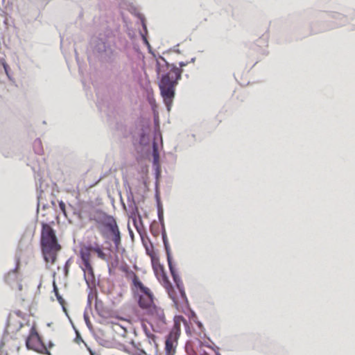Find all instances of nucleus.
<instances>
[{
  "instance_id": "f257e3e1",
  "label": "nucleus",
  "mask_w": 355,
  "mask_h": 355,
  "mask_svg": "<svg viewBox=\"0 0 355 355\" xmlns=\"http://www.w3.org/2000/svg\"><path fill=\"white\" fill-rule=\"evenodd\" d=\"M134 297L147 320L157 324L166 323L164 309L159 306L157 298L150 288L140 282L131 288Z\"/></svg>"
},
{
  "instance_id": "f03ea898",
  "label": "nucleus",
  "mask_w": 355,
  "mask_h": 355,
  "mask_svg": "<svg viewBox=\"0 0 355 355\" xmlns=\"http://www.w3.org/2000/svg\"><path fill=\"white\" fill-rule=\"evenodd\" d=\"M156 71L158 75H162L159 87L164 102L169 110L175 96V86L181 78L182 70L169 64L164 58L160 57L157 60Z\"/></svg>"
},
{
  "instance_id": "7ed1b4c3",
  "label": "nucleus",
  "mask_w": 355,
  "mask_h": 355,
  "mask_svg": "<svg viewBox=\"0 0 355 355\" xmlns=\"http://www.w3.org/2000/svg\"><path fill=\"white\" fill-rule=\"evenodd\" d=\"M41 248L44 259L47 263L54 264L61 245L55 235V230L47 223H42Z\"/></svg>"
},
{
  "instance_id": "20e7f679",
  "label": "nucleus",
  "mask_w": 355,
  "mask_h": 355,
  "mask_svg": "<svg viewBox=\"0 0 355 355\" xmlns=\"http://www.w3.org/2000/svg\"><path fill=\"white\" fill-rule=\"evenodd\" d=\"M94 220L101 234L103 237H108L110 234L112 236V239L116 248H119L121 244V235L116 220L104 212H99Z\"/></svg>"
},
{
  "instance_id": "39448f33",
  "label": "nucleus",
  "mask_w": 355,
  "mask_h": 355,
  "mask_svg": "<svg viewBox=\"0 0 355 355\" xmlns=\"http://www.w3.org/2000/svg\"><path fill=\"white\" fill-rule=\"evenodd\" d=\"M92 252V250L90 245L83 246L79 251V255L82 261L80 268L84 272V276L87 281H93L94 279V272L91 260Z\"/></svg>"
},
{
  "instance_id": "423d86ee",
  "label": "nucleus",
  "mask_w": 355,
  "mask_h": 355,
  "mask_svg": "<svg viewBox=\"0 0 355 355\" xmlns=\"http://www.w3.org/2000/svg\"><path fill=\"white\" fill-rule=\"evenodd\" d=\"M26 346L28 349L35 351L39 354H48L42 338L39 335L37 329L33 326L26 340Z\"/></svg>"
},
{
  "instance_id": "0eeeda50",
  "label": "nucleus",
  "mask_w": 355,
  "mask_h": 355,
  "mask_svg": "<svg viewBox=\"0 0 355 355\" xmlns=\"http://www.w3.org/2000/svg\"><path fill=\"white\" fill-rule=\"evenodd\" d=\"M187 324L186 319L182 315H177L174 318V324L169 334L179 338L181 333V324Z\"/></svg>"
},
{
  "instance_id": "6e6552de",
  "label": "nucleus",
  "mask_w": 355,
  "mask_h": 355,
  "mask_svg": "<svg viewBox=\"0 0 355 355\" xmlns=\"http://www.w3.org/2000/svg\"><path fill=\"white\" fill-rule=\"evenodd\" d=\"M120 270L125 273V278L131 281V288L141 282L138 275L130 269L128 265H123L120 267Z\"/></svg>"
},
{
  "instance_id": "1a4fd4ad",
  "label": "nucleus",
  "mask_w": 355,
  "mask_h": 355,
  "mask_svg": "<svg viewBox=\"0 0 355 355\" xmlns=\"http://www.w3.org/2000/svg\"><path fill=\"white\" fill-rule=\"evenodd\" d=\"M178 338L170 334L168 335L165 342V351L166 355L174 354L176 346L178 345Z\"/></svg>"
},
{
  "instance_id": "9d476101",
  "label": "nucleus",
  "mask_w": 355,
  "mask_h": 355,
  "mask_svg": "<svg viewBox=\"0 0 355 355\" xmlns=\"http://www.w3.org/2000/svg\"><path fill=\"white\" fill-rule=\"evenodd\" d=\"M90 247H92V252L96 253L98 258L103 261L108 260L107 255L105 253L102 245L95 243L94 245H90Z\"/></svg>"
},
{
  "instance_id": "9b49d317",
  "label": "nucleus",
  "mask_w": 355,
  "mask_h": 355,
  "mask_svg": "<svg viewBox=\"0 0 355 355\" xmlns=\"http://www.w3.org/2000/svg\"><path fill=\"white\" fill-rule=\"evenodd\" d=\"M53 292L57 298V300L58 301L59 304L62 306L63 311L64 312H66L67 309L65 308V301L62 298V297L60 295L58 288V286H57L55 281H53Z\"/></svg>"
},
{
  "instance_id": "f8f14e48",
  "label": "nucleus",
  "mask_w": 355,
  "mask_h": 355,
  "mask_svg": "<svg viewBox=\"0 0 355 355\" xmlns=\"http://www.w3.org/2000/svg\"><path fill=\"white\" fill-rule=\"evenodd\" d=\"M125 352L130 355H148L144 350L135 347L127 349Z\"/></svg>"
},
{
  "instance_id": "ddd939ff",
  "label": "nucleus",
  "mask_w": 355,
  "mask_h": 355,
  "mask_svg": "<svg viewBox=\"0 0 355 355\" xmlns=\"http://www.w3.org/2000/svg\"><path fill=\"white\" fill-rule=\"evenodd\" d=\"M163 285L165 288L168 291V293L171 298H173L171 291H173V287L171 282L168 281L167 277L164 275L163 276Z\"/></svg>"
},
{
  "instance_id": "4468645a",
  "label": "nucleus",
  "mask_w": 355,
  "mask_h": 355,
  "mask_svg": "<svg viewBox=\"0 0 355 355\" xmlns=\"http://www.w3.org/2000/svg\"><path fill=\"white\" fill-rule=\"evenodd\" d=\"M147 340L149 344L152 345L154 344L156 345V336L153 334H147Z\"/></svg>"
},
{
  "instance_id": "2eb2a0df",
  "label": "nucleus",
  "mask_w": 355,
  "mask_h": 355,
  "mask_svg": "<svg viewBox=\"0 0 355 355\" xmlns=\"http://www.w3.org/2000/svg\"><path fill=\"white\" fill-rule=\"evenodd\" d=\"M55 346L54 343L51 341H49L47 345H45V348L47 350L48 354H44L45 355H51L50 352V349Z\"/></svg>"
},
{
  "instance_id": "dca6fc26",
  "label": "nucleus",
  "mask_w": 355,
  "mask_h": 355,
  "mask_svg": "<svg viewBox=\"0 0 355 355\" xmlns=\"http://www.w3.org/2000/svg\"><path fill=\"white\" fill-rule=\"evenodd\" d=\"M0 64H1L3 65L6 73L8 74V66L7 63L6 62L4 58H0Z\"/></svg>"
},
{
  "instance_id": "f3484780",
  "label": "nucleus",
  "mask_w": 355,
  "mask_h": 355,
  "mask_svg": "<svg viewBox=\"0 0 355 355\" xmlns=\"http://www.w3.org/2000/svg\"><path fill=\"white\" fill-rule=\"evenodd\" d=\"M153 156H154L155 161H157L159 157V155H158V152H157V149L155 143H154V145H153Z\"/></svg>"
},
{
  "instance_id": "a211bd4d",
  "label": "nucleus",
  "mask_w": 355,
  "mask_h": 355,
  "mask_svg": "<svg viewBox=\"0 0 355 355\" xmlns=\"http://www.w3.org/2000/svg\"><path fill=\"white\" fill-rule=\"evenodd\" d=\"M59 207H60V209L62 210V211L64 214H65V211H66L65 208H66V207H65V204H64V202L60 201V202H59Z\"/></svg>"
},
{
  "instance_id": "6ab92c4d",
  "label": "nucleus",
  "mask_w": 355,
  "mask_h": 355,
  "mask_svg": "<svg viewBox=\"0 0 355 355\" xmlns=\"http://www.w3.org/2000/svg\"><path fill=\"white\" fill-rule=\"evenodd\" d=\"M180 64V67H183L186 66V64H186V63H184V62H180V64Z\"/></svg>"
},
{
  "instance_id": "aec40b11",
  "label": "nucleus",
  "mask_w": 355,
  "mask_h": 355,
  "mask_svg": "<svg viewBox=\"0 0 355 355\" xmlns=\"http://www.w3.org/2000/svg\"><path fill=\"white\" fill-rule=\"evenodd\" d=\"M200 355H209V354L207 352H203L202 353L200 354Z\"/></svg>"
},
{
  "instance_id": "412c9836",
  "label": "nucleus",
  "mask_w": 355,
  "mask_h": 355,
  "mask_svg": "<svg viewBox=\"0 0 355 355\" xmlns=\"http://www.w3.org/2000/svg\"><path fill=\"white\" fill-rule=\"evenodd\" d=\"M100 180H97V182L95 183L96 184L98 182H99Z\"/></svg>"
}]
</instances>
